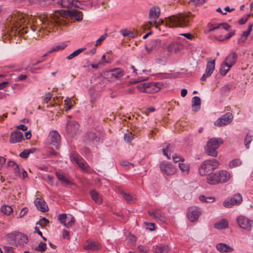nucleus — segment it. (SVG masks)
Returning a JSON list of instances; mask_svg holds the SVG:
<instances>
[{
	"label": "nucleus",
	"instance_id": "49530a36",
	"mask_svg": "<svg viewBox=\"0 0 253 253\" xmlns=\"http://www.w3.org/2000/svg\"><path fill=\"white\" fill-rule=\"evenodd\" d=\"M253 136L252 135H250L249 133H247L245 139L244 143L247 149H249L250 148V143L252 141Z\"/></svg>",
	"mask_w": 253,
	"mask_h": 253
},
{
	"label": "nucleus",
	"instance_id": "de8ad7c7",
	"mask_svg": "<svg viewBox=\"0 0 253 253\" xmlns=\"http://www.w3.org/2000/svg\"><path fill=\"white\" fill-rule=\"evenodd\" d=\"M199 200L203 202H213L215 201V199L212 197H206L205 196L202 195L199 197Z\"/></svg>",
	"mask_w": 253,
	"mask_h": 253
},
{
	"label": "nucleus",
	"instance_id": "864d4df0",
	"mask_svg": "<svg viewBox=\"0 0 253 253\" xmlns=\"http://www.w3.org/2000/svg\"><path fill=\"white\" fill-rule=\"evenodd\" d=\"M120 33L123 35L124 37L128 36L129 37H133V33L126 29L122 30L120 31Z\"/></svg>",
	"mask_w": 253,
	"mask_h": 253
},
{
	"label": "nucleus",
	"instance_id": "3c124183",
	"mask_svg": "<svg viewBox=\"0 0 253 253\" xmlns=\"http://www.w3.org/2000/svg\"><path fill=\"white\" fill-rule=\"evenodd\" d=\"M172 158L174 163H177L179 162H183L184 159L183 157L178 156L176 154H173L172 155Z\"/></svg>",
	"mask_w": 253,
	"mask_h": 253
},
{
	"label": "nucleus",
	"instance_id": "ddd939ff",
	"mask_svg": "<svg viewBox=\"0 0 253 253\" xmlns=\"http://www.w3.org/2000/svg\"><path fill=\"white\" fill-rule=\"evenodd\" d=\"M83 248L85 250L97 251L101 249L102 246L97 242L93 240H88L84 244Z\"/></svg>",
	"mask_w": 253,
	"mask_h": 253
},
{
	"label": "nucleus",
	"instance_id": "f257e3e1",
	"mask_svg": "<svg viewBox=\"0 0 253 253\" xmlns=\"http://www.w3.org/2000/svg\"><path fill=\"white\" fill-rule=\"evenodd\" d=\"M6 24L12 31H16L19 29V33L23 34L28 32L25 29H30L34 32L36 31L39 32L41 29L40 25L45 26L48 24V22L43 21L39 18H31L29 19L28 15L19 11H15L7 19ZM42 28H43V26Z\"/></svg>",
	"mask_w": 253,
	"mask_h": 253
},
{
	"label": "nucleus",
	"instance_id": "f704fd0d",
	"mask_svg": "<svg viewBox=\"0 0 253 253\" xmlns=\"http://www.w3.org/2000/svg\"><path fill=\"white\" fill-rule=\"evenodd\" d=\"M173 147L170 144H168L166 148L163 149V154L166 156L168 159H170V156L173 153Z\"/></svg>",
	"mask_w": 253,
	"mask_h": 253
},
{
	"label": "nucleus",
	"instance_id": "c756f323",
	"mask_svg": "<svg viewBox=\"0 0 253 253\" xmlns=\"http://www.w3.org/2000/svg\"><path fill=\"white\" fill-rule=\"evenodd\" d=\"M169 249L168 245H161L153 247L155 253H167L169 251Z\"/></svg>",
	"mask_w": 253,
	"mask_h": 253
},
{
	"label": "nucleus",
	"instance_id": "79ce46f5",
	"mask_svg": "<svg viewBox=\"0 0 253 253\" xmlns=\"http://www.w3.org/2000/svg\"><path fill=\"white\" fill-rule=\"evenodd\" d=\"M1 212L6 215H10L13 211L12 208L7 205H3L0 209Z\"/></svg>",
	"mask_w": 253,
	"mask_h": 253
},
{
	"label": "nucleus",
	"instance_id": "0e129e2a",
	"mask_svg": "<svg viewBox=\"0 0 253 253\" xmlns=\"http://www.w3.org/2000/svg\"><path fill=\"white\" fill-rule=\"evenodd\" d=\"M3 249L6 253H14L13 248L8 246H4Z\"/></svg>",
	"mask_w": 253,
	"mask_h": 253
},
{
	"label": "nucleus",
	"instance_id": "b1692460",
	"mask_svg": "<svg viewBox=\"0 0 253 253\" xmlns=\"http://www.w3.org/2000/svg\"><path fill=\"white\" fill-rule=\"evenodd\" d=\"M67 13L69 16L74 17L78 21L83 19V13L78 10H68Z\"/></svg>",
	"mask_w": 253,
	"mask_h": 253
},
{
	"label": "nucleus",
	"instance_id": "1a4fd4ad",
	"mask_svg": "<svg viewBox=\"0 0 253 253\" xmlns=\"http://www.w3.org/2000/svg\"><path fill=\"white\" fill-rule=\"evenodd\" d=\"M238 225L242 228L250 230L253 222L244 216H239L237 218Z\"/></svg>",
	"mask_w": 253,
	"mask_h": 253
},
{
	"label": "nucleus",
	"instance_id": "dca6fc26",
	"mask_svg": "<svg viewBox=\"0 0 253 253\" xmlns=\"http://www.w3.org/2000/svg\"><path fill=\"white\" fill-rule=\"evenodd\" d=\"M79 124L74 121H68L66 125V131L72 134L76 133L79 129Z\"/></svg>",
	"mask_w": 253,
	"mask_h": 253
},
{
	"label": "nucleus",
	"instance_id": "a19ab883",
	"mask_svg": "<svg viewBox=\"0 0 253 253\" xmlns=\"http://www.w3.org/2000/svg\"><path fill=\"white\" fill-rule=\"evenodd\" d=\"M242 165V161L240 159H236L231 161L229 163V167L232 169L239 167Z\"/></svg>",
	"mask_w": 253,
	"mask_h": 253
},
{
	"label": "nucleus",
	"instance_id": "39448f33",
	"mask_svg": "<svg viewBox=\"0 0 253 253\" xmlns=\"http://www.w3.org/2000/svg\"><path fill=\"white\" fill-rule=\"evenodd\" d=\"M162 84L160 83H143L136 86L138 90L146 93H154L158 92L161 88Z\"/></svg>",
	"mask_w": 253,
	"mask_h": 253
},
{
	"label": "nucleus",
	"instance_id": "423d86ee",
	"mask_svg": "<svg viewBox=\"0 0 253 253\" xmlns=\"http://www.w3.org/2000/svg\"><path fill=\"white\" fill-rule=\"evenodd\" d=\"M243 201L242 196L238 193L235 194L232 198L229 200L224 201L223 205L227 208H230L234 205H239Z\"/></svg>",
	"mask_w": 253,
	"mask_h": 253
},
{
	"label": "nucleus",
	"instance_id": "f03ea898",
	"mask_svg": "<svg viewBox=\"0 0 253 253\" xmlns=\"http://www.w3.org/2000/svg\"><path fill=\"white\" fill-rule=\"evenodd\" d=\"M190 22V18L188 15L184 14H179L174 15L166 19L165 24L169 27H184L188 26ZM165 21L162 19H159L158 21L155 20H151L148 22L152 27L155 26L156 29L161 24H164Z\"/></svg>",
	"mask_w": 253,
	"mask_h": 253
},
{
	"label": "nucleus",
	"instance_id": "7ed1b4c3",
	"mask_svg": "<svg viewBox=\"0 0 253 253\" xmlns=\"http://www.w3.org/2000/svg\"><path fill=\"white\" fill-rule=\"evenodd\" d=\"M219 165L220 163L217 160L212 159L205 160L200 166L199 172L201 175H205L209 171L218 168Z\"/></svg>",
	"mask_w": 253,
	"mask_h": 253
},
{
	"label": "nucleus",
	"instance_id": "a18cd8bd",
	"mask_svg": "<svg viewBox=\"0 0 253 253\" xmlns=\"http://www.w3.org/2000/svg\"><path fill=\"white\" fill-rule=\"evenodd\" d=\"M66 46V44L64 43H62L60 44L52 47L49 50V52H53L54 51H57L60 50H62L64 49Z\"/></svg>",
	"mask_w": 253,
	"mask_h": 253
},
{
	"label": "nucleus",
	"instance_id": "7c9ffc66",
	"mask_svg": "<svg viewBox=\"0 0 253 253\" xmlns=\"http://www.w3.org/2000/svg\"><path fill=\"white\" fill-rule=\"evenodd\" d=\"M192 109L195 112H197L200 109L201 99L198 96H194L192 98Z\"/></svg>",
	"mask_w": 253,
	"mask_h": 253
},
{
	"label": "nucleus",
	"instance_id": "338daca9",
	"mask_svg": "<svg viewBox=\"0 0 253 253\" xmlns=\"http://www.w3.org/2000/svg\"><path fill=\"white\" fill-rule=\"evenodd\" d=\"M180 35L184 36L186 38L189 40H192L194 38V36L191 33H183L180 34Z\"/></svg>",
	"mask_w": 253,
	"mask_h": 253
},
{
	"label": "nucleus",
	"instance_id": "4d7b16f0",
	"mask_svg": "<svg viewBox=\"0 0 253 253\" xmlns=\"http://www.w3.org/2000/svg\"><path fill=\"white\" fill-rule=\"evenodd\" d=\"M107 34H104L102 36H101L96 42L95 46H97L100 44L102 41H103L107 37Z\"/></svg>",
	"mask_w": 253,
	"mask_h": 253
},
{
	"label": "nucleus",
	"instance_id": "cd10ccee",
	"mask_svg": "<svg viewBox=\"0 0 253 253\" xmlns=\"http://www.w3.org/2000/svg\"><path fill=\"white\" fill-rule=\"evenodd\" d=\"M167 49L170 52L176 53L181 50V45L177 42H173L168 46Z\"/></svg>",
	"mask_w": 253,
	"mask_h": 253
},
{
	"label": "nucleus",
	"instance_id": "e2e57ef3",
	"mask_svg": "<svg viewBox=\"0 0 253 253\" xmlns=\"http://www.w3.org/2000/svg\"><path fill=\"white\" fill-rule=\"evenodd\" d=\"M62 237L63 239H66L67 240L70 239V232L66 230H63L62 231Z\"/></svg>",
	"mask_w": 253,
	"mask_h": 253
},
{
	"label": "nucleus",
	"instance_id": "5fc2aeb1",
	"mask_svg": "<svg viewBox=\"0 0 253 253\" xmlns=\"http://www.w3.org/2000/svg\"><path fill=\"white\" fill-rule=\"evenodd\" d=\"M13 169L14 174L16 176L19 177L21 176L20 169L18 165H17Z\"/></svg>",
	"mask_w": 253,
	"mask_h": 253
},
{
	"label": "nucleus",
	"instance_id": "6e6552de",
	"mask_svg": "<svg viewBox=\"0 0 253 253\" xmlns=\"http://www.w3.org/2000/svg\"><path fill=\"white\" fill-rule=\"evenodd\" d=\"M160 168L162 172L168 175L174 174L176 171L175 167L167 162L161 163L160 164Z\"/></svg>",
	"mask_w": 253,
	"mask_h": 253
},
{
	"label": "nucleus",
	"instance_id": "2f4dec72",
	"mask_svg": "<svg viewBox=\"0 0 253 253\" xmlns=\"http://www.w3.org/2000/svg\"><path fill=\"white\" fill-rule=\"evenodd\" d=\"M56 175L58 179L61 182L63 185H68L71 183V181L65 177L63 173L56 172Z\"/></svg>",
	"mask_w": 253,
	"mask_h": 253
},
{
	"label": "nucleus",
	"instance_id": "c9c22d12",
	"mask_svg": "<svg viewBox=\"0 0 253 253\" xmlns=\"http://www.w3.org/2000/svg\"><path fill=\"white\" fill-rule=\"evenodd\" d=\"M232 66L228 64H225V62L224 61L223 63L221 64V68L220 70V73L221 75L222 76H225L227 72L229 71L230 68Z\"/></svg>",
	"mask_w": 253,
	"mask_h": 253
},
{
	"label": "nucleus",
	"instance_id": "09e8293b",
	"mask_svg": "<svg viewBox=\"0 0 253 253\" xmlns=\"http://www.w3.org/2000/svg\"><path fill=\"white\" fill-rule=\"evenodd\" d=\"M46 249V245L42 242L39 243V245L36 248L35 250L39 252H44Z\"/></svg>",
	"mask_w": 253,
	"mask_h": 253
},
{
	"label": "nucleus",
	"instance_id": "393cba45",
	"mask_svg": "<svg viewBox=\"0 0 253 253\" xmlns=\"http://www.w3.org/2000/svg\"><path fill=\"white\" fill-rule=\"evenodd\" d=\"M118 191L121 194L126 201L128 203H133L135 201V196H133L128 193L125 192L121 188H118Z\"/></svg>",
	"mask_w": 253,
	"mask_h": 253
},
{
	"label": "nucleus",
	"instance_id": "a878e982",
	"mask_svg": "<svg viewBox=\"0 0 253 253\" xmlns=\"http://www.w3.org/2000/svg\"><path fill=\"white\" fill-rule=\"evenodd\" d=\"M237 57V54L235 52H233L228 55L224 61L225 62V64H228L232 66L235 64Z\"/></svg>",
	"mask_w": 253,
	"mask_h": 253
},
{
	"label": "nucleus",
	"instance_id": "f8f14e48",
	"mask_svg": "<svg viewBox=\"0 0 253 253\" xmlns=\"http://www.w3.org/2000/svg\"><path fill=\"white\" fill-rule=\"evenodd\" d=\"M148 213L150 216L156 220H158L163 223L166 221V217L164 213L159 209H152L148 211Z\"/></svg>",
	"mask_w": 253,
	"mask_h": 253
},
{
	"label": "nucleus",
	"instance_id": "2eb2a0df",
	"mask_svg": "<svg viewBox=\"0 0 253 253\" xmlns=\"http://www.w3.org/2000/svg\"><path fill=\"white\" fill-rule=\"evenodd\" d=\"M34 204L37 209L42 212H44L48 210L47 205L42 198H37L35 200Z\"/></svg>",
	"mask_w": 253,
	"mask_h": 253
},
{
	"label": "nucleus",
	"instance_id": "a211bd4d",
	"mask_svg": "<svg viewBox=\"0 0 253 253\" xmlns=\"http://www.w3.org/2000/svg\"><path fill=\"white\" fill-rule=\"evenodd\" d=\"M207 182L210 185H216L219 184L217 171L211 172L207 175Z\"/></svg>",
	"mask_w": 253,
	"mask_h": 253
},
{
	"label": "nucleus",
	"instance_id": "58836bf2",
	"mask_svg": "<svg viewBox=\"0 0 253 253\" xmlns=\"http://www.w3.org/2000/svg\"><path fill=\"white\" fill-rule=\"evenodd\" d=\"M75 222V218L71 214L68 215L67 221L65 223V226L67 228H69L72 226Z\"/></svg>",
	"mask_w": 253,
	"mask_h": 253
},
{
	"label": "nucleus",
	"instance_id": "72a5a7b5",
	"mask_svg": "<svg viewBox=\"0 0 253 253\" xmlns=\"http://www.w3.org/2000/svg\"><path fill=\"white\" fill-rule=\"evenodd\" d=\"M228 222L225 219H223L214 224V227L217 229H223L228 227Z\"/></svg>",
	"mask_w": 253,
	"mask_h": 253
},
{
	"label": "nucleus",
	"instance_id": "680f3d73",
	"mask_svg": "<svg viewBox=\"0 0 253 253\" xmlns=\"http://www.w3.org/2000/svg\"><path fill=\"white\" fill-rule=\"evenodd\" d=\"M137 248L140 252H143L144 253H147L149 250V249L147 247L142 245L139 246Z\"/></svg>",
	"mask_w": 253,
	"mask_h": 253
},
{
	"label": "nucleus",
	"instance_id": "20e7f679",
	"mask_svg": "<svg viewBox=\"0 0 253 253\" xmlns=\"http://www.w3.org/2000/svg\"><path fill=\"white\" fill-rule=\"evenodd\" d=\"M223 143L221 138H212L207 142L205 147L206 153L209 156L216 157L217 156V149Z\"/></svg>",
	"mask_w": 253,
	"mask_h": 253
},
{
	"label": "nucleus",
	"instance_id": "6ab92c4d",
	"mask_svg": "<svg viewBox=\"0 0 253 253\" xmlns=\"http://www.w3.org/2000/svg\"><path fill=\"white\" fill-rule=\"evenodd\" d=\"M217 171L219 183L227 182L230 178V173L226 170H218Z\"/></svg>",
	"mask_w": 253,
	"mask_h": 253
},
{
	"label": "nucleus",
	"instance_id": "052dcab7",
	"mask_svg": "<svg viewBox=\"0 0 253 253\" xmlns=\"http://www.w3.org/2000/svg\"><path fill=\"white\" fill-rule=\"evenodd\" d=\"M52 96V95L50 93H46L44 98H43V102L44 103H47L49 100H50L51 97Z\"/></svg>",
	"mask_w": 253,
	"mask_h": 253
},
{
	"label": "nucleus",
	"instance_id": "6e6d98bb",
	"mask_svg": "<svg viewBox=\"0 0 253 253\" xmlns=\"http://www.w3.org/2000/svg\"><path fill=\"white\" fill-rule=\"evenodd\" d=\"M75 1L76 2L75 4H74V6L76 7H78V8H79L80 9H85V5L84 3H81V2H80L79 1H78V0H76Z\"/></svg>",
	"mask_w": 253,
	"mask_h": 253
},
{
	"label": "nucleus",
	"instance_id": "412c9836",
	"mask_svg": "<svg viewBox=\"0 0 253 253\" xmlns=\"http://www.w3.org/2000/svg\"><path fill=\"white\" fill-rule=\"evenodd\" d=\"M99 137L96 135L95 133L92 131L87 132L84 135V141L86 143L90 142H97L99 141Z\"/></svg>",
	"mask_w": 253,
	"mask_h": 253
},
{
	"label": "nucleus",
	"instance_id": "37998d69",
	"mask_svg": "<svg viewBox=\"0 0 253 253\" xmlns=\"http://www.w3.org/2000/svg\"><path fill=\"white\" fill-rule=\"evenodd\" d=\"M85 49V48H79L75 51H74L72 53L70 54L69 56L67 57V59L68 60H71L73 59L74 57L77 56L79 55L81 52L84 51Z\"/></svg>",
	"mask_w": 253,
	"mask_h": 253
},
{
	"label": "nucleus",
	"instance_id": "774afa93",
	"mask_svg": "<svg viewBox=\"0 0 253 253\" xmlns=\"http://www.w3.org/2000/svg\"><path fill=\"white\" fill-rule=\"evenodd\" d=\"M28 211V209L27 208H23L21 210V211L20 213V217H22L24 216V215H25L26 214V213H27Z\"/></svg>",
	"mask_w": 253,
	"mask_h": 253
},
{
	"label": "nucleus",
	"instance_id": "8fccbe9b",
	"mask_svg": "<svg viewBox=\"0 0 253 253\" xmlns=\"http://www.w3.org/2000/svg\"><path fill=\"white\" fill-rule=\"evenodd\" d=\"M67 218L68 216L65 213L60 214L58 215L59 220L60 223L64 224V225H65V223L67 221Z\"/></svg>",
	"mask_w": 253,
	"mask_h": 253
},
{
	"label": "nucleus",
	"instance_id": "bb28decb",
	"mask_svg": "<svg viewBox=\"0 0 253 253\" xmlns=\"http://www.w3.org/2000/svg\"><path fill=\"white\" fill-rule=\"evenodd\" d=\"M90 195L92 199L97 204L102 203V198L101 195L95 190H92L90 192Z\"/></svg>",
	"mask_w": 253,
	"mask_h": 253
},
{
	"label": "nucleus",
	"instance_id": "9d476101",
	"mask_svg": "<svg viewBox=\"0 0 253 253\" xmlns=\"http://www.w3.org/2000/svg\"><path fill=\"white\" fill-rule=\"evenodd\" d=\"M48 140L50 141V143L54 145L57 149L59 148L61 137L57 131L53 130L50 132L48 135Z\"/></svg>",
	"mask_w": 253,
	"mask_h": 253
},
{
	"label": "nucleus",
	"instance_id": "c85d7f7f",
	"mask_svg": "<svg viewBox=\"0 0 253 253\" xmlns=\"http://www.w3.org/2000/svg\"><path fill=\"white\" fill-rule=\"evenodd\" d=\"M215 59H213L211 61L208 62L205 73L206 76L210 77L212 73L215 69Z\"/></svg>",
	"mask_w": 253,
	"mask_h": 253
},
{
	"label": "nucleus",
	"instance_id": "5701e85b",
	"mask_svg": "<svg viewBox=\"0 0 253 253\" xmlns=\"http://www.w3.org/2000/svg\"><path fill=\"white\" fill-rule=\"evenodd\" d=\"M216 249L221 253H231L233 249L225 243H218L216 246Z\"/></svg>",
	"mask_w": 253,
	"mask_h": 253
},
{
	"label": "nucleus",
	"instance_id": "e433bc0d",
	"mask_svg": "<svg viewBox=\"0 0 253 253\" xmlns=\"http://www.w3.org/2000/svg\"><path fill=\"white\" fill-rule=\"evenodd\" d=\"M111 71L113 72L112 76L115 78H120L124 76V72L120 68H116Z\"/></svg>",
	"mask_w": 253,
	"mask_h": 253
},
{
	"label": "nucleus",
	"instance_id": "aec40b11",
	"mask_svg": "<svg viewBox=\"0 0 253 253\" xmlns=\"http://www.w3.org/2000/svg\"><path fill=\"white\" fill-rule=\"evenodd\" d=\"M23 138V133L18 131H14L10 134L9 142L11 143L20 142Z\"/></svg>",
	"mask_w": 253,
	"mask_h": 253
},
{
	"label": "nucleus",
	"instance_id": "13d9d810",
	"mask_svg": "<svg viewBox=\"0 0 253 253\" xmlns=\"http://www.w3.org/2000/svg\"><path fill=\"white\" fill-rule=\"evenodd\" d=\"M133 138V137L131 133L125 134L124 135V139L126 142H129Z\"/></svg>",
	"mask_w": 253,
	"mask_h": 253
},
{
	"label": "nucleus",
	"instance_id": "ea45409f",
	"mask_svg": "<svg viewBox=\"0 0 253 253\" xmlns=\"http://www.w3.org/2000/svg\"><path fill=\"white\" fill-rule=\"evenodd\" d=\"M16 240L18 241V244L20 245H23L28 242V238L24 235H18L16 238Z\"/></svg>",
	"mask_w": 253,
	"mask_h": 253
},
{
	"label": "nucleus",
	"instance_id": "473e14b6",
	"mask_svg": "<svg viewBox=\"0 0 253 253\" xmlns=\"http://www.w3.org/2000/svg\"><path fill=\"white\" fill-rule=\"evenodd\" d=\"M221 27H222L223 29L226 31H228L230 28V26L227 23H223L218 24L217 25H212L209 29V31L211 32L214 31L215 30L218 29Z\"/></svg>",
	"mask_w": 253,
	"mask_h": 253
},
{
	"label": "nucleus",
	"instance_id": "4c0bfd02",
	"mask_svg": "<svg viewBox=\"0 0 253 253\" xmlns=\"http://www.w3.org/2000/svg\"><path fill=\"white\" fill-rule=\"evenodd\" d=\"M36 148H31L30 149H25L20 153L19 156L22 158L27 159L30 153H34L36 151Z\"/></svg>",
	"mask_w": 253,
	"mask_h": 253
},
{
	"label": "nucleus",
	"instance_id": "4468645a",
	"mask_svg": "<svg viewBox=\"0 0 253 253\" xmlns=\"http://www.w3.org/2000/svg\"><path fill=\"white\" fill-rule=\"evenodd\" d=\"M71 159L74 160L81 169L86 170L88 168V166L86 162L77 154H73Z\"/></svg>",
	"mask_w": 253,
	"mask_h": 253
},
{
	"label": "nucleus",
	"instance_id": "c03bdc74",
	"mask_svg": "<svg viewBox=\"0 0 253 253\" xmlns=\"http://www.w3.org/2000/svg\"><path fill=\"white\" fill-rule=\"evenodd\" d=\"M179 168L183 173L187 174L189 171V166L187 164L179 163Z\"/></svg>",
	"mask_w": 253,
	"mask_h": 253
},
{
	"label": "nucleus",
	"instance_id": "9b49d317",
	"mask_svg": "<svg viewBox=\"0 0 253 253\" xmlns=\"http://www.w3.org/2000/svg\"><path fill=\"white\" fill-rule=\"evenodd\" d=\"M233 116L230 113H227L221 118L217 119L214 123V125L218 126H225L230 123L232 120Z\"/></svg>",
	"mask_w": 253,
	"mask_h": 253
},
{
	"label": "nucleus",
	"instance_id": "f3484780",
	"mask_svg": "<svg viewBox=\"0 0 253 253\" xmlns=\"http://www.w3.org/2000/svg\"><path fill=\"white\" fill-rule=\"evenodd\" d=\"M161 46V41L158 39L152 40L148 42L145 45L148 52L159 48Z\"/></svg>",
	"mask_w": 253,
	"mask_h": 253
},
{
	"label": "nucleus",
	"instance_id": "0eeeda50",
	"mask_svg": "<svg viewBox=\"0 0 253 253\" xmlns=\"http://www.w3.org/2000/svg\"><path fill=\"white\" fill-rule=\"evenodd\" d=\"M201 211L199 208L191 207L189 208L187 213V216L191 222H194L198 220Z\"/></svg>",
	"mask_w": 253,
	"mask_h": 253
},
{
	"label": "nucleus",
	"instance_id": "69168bd1",
	"mask_svg": "<svg viewBox=\"0 0 253 253\" xmlns=\"http://www.w3.org/2000/svg\"><path fill=\"white\" fill-rule=\"evenodd\" d=\"M47 182L50 185H53L54 183V177L51 175L47 176Z\"/></svg>",
	"mask_w": 253,
	"mask_h": 253
},
{
	"label": "nucleus",
	"instance_id": "4be33fe9",
	"mask_svg": "<svg viewBox=\"0 0 253 253\" xmlns=\"http://www.w3.org/2000/svg\"><path fill=\"white\" fill-rule=\"evenodd\" d=\"M161 10L159 7L154 6L152 7L149 13V17L150 19H153L154 20L157 19L160 16Z\"/></svg>",
	"mask_w": 253,
	"mask_h": 253
},
{
	"label": "nucleus",
	"instance_id": "603ef678",
	"mask_svg": "<svg viewBox=\"0 0 253 253\" xmlns=\"http://www.w3.org/2000/svg\"><path fill=\"white\" fill-rule=\"evenodd\" d=\"M251 31H252V26H250L247 31H244L243 33L242 37H241V39H244L243 40V42L245 41L246 40L247 38L248 37V36L250 34V33H251Z\"/></svg>",
	"mask_w": 253,
	"mask_h": 253
},
{
	"label": "nucleus",
	"instance_id": "bf43d9fd",
	"mask_svg": "<svg viewBox=\"0 0 253 253\" xmlns=\"http://www.w3.org/2000/svg\"><path fill=\"white\" fill-rule=\"evenodd\" d=\"M49 223V220L45 217L42 218L41 220L37 223V224H39L42 226H43L47 223Z\"/></svg>",
	"mask_w": 253,
	"mask_h": 253
}]
</instances>
